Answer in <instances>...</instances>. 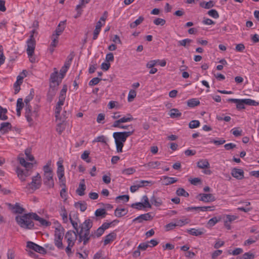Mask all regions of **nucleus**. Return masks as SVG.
Returning a JSON list of instances; mask_svg holds the SVG:
<instances>
[{"label": "nucleus", "mask_w": 259, "mask_h": 259, "mask_svg": "<svg viewBox=\"0 0 259 259\" xmlns=\"http://www.w3.org/2000/svg\"><path fill=\"white\" fill-rule=\"evenodd\" d=\"M127 212V210L125 208H116L114 211V214L116 217L120 218L125 215Z\"/></svg>", "instance_id": "a878e982"}, {"label": "nucleus", "mask_w": 259, "mask_h": 259, "mask_svg": "<svg viewBox=\"0 0 259 259\" xmlns=\"http://www.w3.org/2000/svg\"><path fill=\"white\" fill-rule=\"evenodd\" d=\"M159 60H151L149 61L146 64V67L148 68H151L157 65Z\"/></svg>", "instance_id": "13d9d810"}, {"label": "nucleus", "mask_w": 259, "mask_h": 259, "mask_svg": "<svg viewBox=\"0 0 259 259\" xmlns=\"http://www.w3.org/2000/svg\"><path fill=\"white\" fill-rule=\"evenodd\" d=\"M41 185V178L39 174L37 173V175L32 178V182L28 183L26 187V188H31L33 190H35L39 189Z\"/></svg>", "instance_id": "6e6552de"}, {"label": "nucleus", "mask_w": 259, "mask_h": 259, "mask_svg": "<svg viewBox=\"0 0 259 259\" xmlns=\"http://www.w3.org/2000/svg\"><path fill=\"white\" fill-rule=\"evenodd\" d=\"M57 176L60 183V186H65V180L63 178L64 176V172L63 173H57Z\"/></svg>", "instance_id": "09e8293b"}, {"label": "nucleus", "mask_w": 259, "mask_h": 259, "mask_svg": "<svg viewBox=\"0 0 259 259\" xmlns=\"http://www.w3.org/2000/svg\"><path fill=\"white\" fill-rule=\"evenodd\" d=\"M116 238V234L114 232H111L106 235L104 237V245H106L113 241Z\"/></svg>", "instance_id": "5701e85b"}, {"label": "nucleus", "mask_w": 259, "mask_h": 259, "mask_svg": "<svg viewBox=\"0 0 259 259\" xmlns=\"http://www.w3.org/2000/svg\"><path fill=\"white\" fill-rule=\"evenodd\" d=\"M161 180H163V184L165 185L172 184L178 181L177 179L176 178L168 177L167 176H163Z\"/></svg>", "instance_id": "aec40b11"}, {"label": "nucleus", "mask_w": 259, "mask_h": 259, "mask_svg": "<svg viewBox=\"0 0 259 259\" xmlns=\"http://www.w3.org/2000/svg\"><path fill=\"white\" fill-rule=\"evenodd\" d=\"M75 207L77 208H79L81 211H84L87 208V204L85 203L76 202L75 203Z\"/></svg>", "instance_id": "a18cd8bd"}, {"label": "nucleus", "mask_w": 259, "mask_h": 259, "mask_svg": "<svg viewBox=\"0 0 259 259\" xmlns=\"http://www.w3.org/2000/svg\"><path fill=\"white\" fill-rule=\"evenodd\" d=\"M58 74V72L56 68H54V72L50 76V88H52L54 95L56 93V88L59 85L62 79L61 77L59 78Z\"/></svg>", "instance_id": "0eeeda50"}, {"label": "nucleus", "mask_w": 259, "mask_h": 259, "mask_svg": "<svg viewBox=\"0 0 259 259\" xmlns=\"http://www.w3.org/2000/svg\"><path fill=\"white\" fill-rule=\"evenodd\" d=\"M19 163L21 164V165L23 166L26 168H31L32 166V164L30 162H27L25 161V159L23 157H19L18 158Z\"/></svg>", "instance_id": "72a5a7b5"}, {"label": "nucleus", "mask_w": 259, "mask_h": 259, "mask_svg": "<svg viewBox=\"0 0 259 259\" xmlns=\"http://www.w3.org/2000/svg\"><path fill=\"white\" fill-rule=\"evenodd\" d=\"M150 201H151V203L153 205H155V206H157V207L161 206L162 204V203H163V201H162V199H161L159 197H158L154 195H153L151 197V198L150 199Z\"/></svg>", "instance_id": "b1692460"}, {"label": "nucleus", "mask_w": 259, "mask_h": 259, "mask_svg": "<svg viewBox=\"0 0 259 259\" xmlns=\"http://www.w3.org/2000/svg\"><path fill=\"white\" fill-rule=\"evenodd\" d=\"M104 229L100 227L96 230L92 231V234L93 236V239H95L96 238H99L101 237L104 232Z\"/></svg>", "instance_id": "c85d7f7f"}, {"label": "nucleus", "mask_w": 259, "mask_h": 259, "mask_svg": "<svg viewBox=\"0 0 259 259\" xmlns=\"http://www.w3.org/2000/svg\"><path fill=\"white\" fill-rule=\"evenodd\" d=\"M86 189V186L84 184V179L81 180L80 183L78 188L76 189V192L79 196H83L84 195V191Z\"/></svg>", "instance_id": "6ab92c4d"}, {"label": "nucleus", "mask_w": 259, "mask_h": 259, "mask_svg": "<svg viewBox=\"0 0 259 259\" xmlns=\"http://www.w3.org/2000/svg\"><path fill=\"white\" fill-rule=\"evenodd\" d=\"M200 125V122L198 120H192L189 124V126L190 128H194L198 127Z\"/></svg>", "instance_id": "603ef678"}, {"label": "nucleus", "mask_w": 259, "mask_h": 259, "mask_svg": "<svg viewBox=\"0 0 259 259\" xmlns=\"http://www.w3.org/2000/svg\"><path fill=\"white\" fill-rule=\"evenodd\" d=\"M43 182L44 185H45L48 188H53L54 186L53 174L44 175Z\"/></svg>", "instance_id": "ddd939ff"}, {"label": "nucleus", "mask_w": 259, "mask_h": 259, "mask_svg": "<svg viewBox=\"0 0 259 259\" xmlns=\"http://www.w3.org/2000/svg\"><path fill=\"white\" fill-rule=\"evenodd\" d=\"M141 219L143 221H148L152 219L151 215L149 213L142 214L139 215V217L136 218L133 220V222H135L137 221H138V219Z\"/></svg>", "instance_id": "2f4dec72"}, {"label": "nucleus", "mask_w": 259, "mask_h": 259, "mask_svg": "<svg viewBox=\"0 0 259 259\" xmlns=\"http://www.w3.org/2000/svg\"><path fill=\"white\" fill-rule=\"evenodd\" d=\"M12 125L10 122H3L1 123L0 132L4 134L11 130Z\"/></svg>", "instance_id": "4be33fe9"}, {"label": "nucleus", "mask_w": 259, "mask_h": 259, "mask_svg": "<svg viewBox=\"0 0 259 259\" xmlns=\"http://www.w3.org/2000/svg\"><path fill=\"white\" fill-rule=\"evenodd\" d=\"M204 229H195L194 228L188 230V232L193 236H198L202 235L204 233Z\"/></svg>", "instance_id": "cd10ccee"}, {"label": "nucleus", "mask_w": 259, "mask_h": 259, "mask_svg": "<svg viewBox=\"0 0 259 259\" xmlns=\"http://www.w3.org/2000/svg\"><path fill=\"white\" fill-rule=\"evenodd\" d=\"M190 221L189 219H181V220H177L176 221V227L177 226H179V227H181V226H183L184 225H185V224H187L189 223Z\"/></svg>", "instance_id": "a19ab883"}, {"label": "nucleus", "mask_w": 259, "mask_h": 259, "mask_svg": "<svg viewBox=\"0 0 259 259\" xmlns=\"http://www.w3.org/2000/svg\"><path fill=\"white\" fill-rule=\"evenodd\" d=\"M192 42V40L186 38L181 40H179L178 41L179 46H183L186 47L187 46H189V44Z\"/></svg>", "instance_id": "37998d69"}, {"label": "nucleus", "mask_w": 259, "mask_h": 259, "mask_svg": "<svg viewBox=\"0 0 259 259\" xmlns=\"http://www.w3.org/2000/svg\"><path fill=\"white\" fill-rule=\"evenodd\" d=\"M182 113L176 108H173L170 110L169 115L172 118L179 117Z\"/></svg>", "instance_id": "473e14b6"}, {"label": "nucleus", "mask_w": 259, "mask_h": 259, "mask_svg": "<svg viewBox=\"0 0 259 259\" xmlns=\"http://www.w3.org/2000/svg\"><path fill=\"white\" fill-rule=\"evenodd\" d=\"M133 134V130L132 131L115 132L113 133V137L115 140L117 152H122L124 143L126 141V139Z\"/></svg>", "instance_id": "f03ea898"}, {"label": "nucleus", "mask_w": 259, "mask_h": 259, "mask_svg": "<svg viewBox=\"0 0 259 259\" xmlns=\"http://www.w3.org/2000/svg\"><path fill=\"white\" fill-rule=\"evenodd\" d=\"M7 109L0 106V119L5 120L8 119V116L6 115L7 113Z\"/></svg>", "instance_id": "58836bf2"}, {"label": "nucleus", "mask_w": 259, "mask_h": 259, "mask_svg": "<svg viewBox=\"0 0 259 259\" xmlns=\"http://www.w3.org/2000/svg\"><path fill=\"white\" fill-rule=\"evenodd\" d=\"M36 29H33L30 31V35L29 38L27 41V47H28V51L30 54L33 52V50L35 49V40L34 37V34L36 33Z\"/></svg>", "instance_id": "1a4fd4ad"}, {"label": "nucleus", "mask_w": 259, "mask_h": 259, "mask_svg": "<svg viewBox=\"0 0 259 259\" xmlns=\"http://www.w3.org/2000/svg\"><path fill=\"white\" fill-rule=\"evenodd\" d=\"M66 92L67 87L66 85H64L60 91L59 98L65 99Z\"/></svg>", "instance_id": "680f3d73"}, {"label": "nucleus", "mask_w": 259, "mask_h": 259, "mask_svg": "<svg viewBox=\"0 0 259 259\" xmlns=\"http://www.w3.org/2000/svg\"><path fill=\"white\" fill-rule=\"evenodd\" d=\"M176 194L178 196H182L186 197H188L189 195V193L183 188H179L176 191Z\"/></svg>", "instance_id": "c03bdc74"}, {"label": "nucleus", "mask_w": 259, "mask_h": 259, "mask_svg": "<svg viewBox=\"0 0 259 259\" xmlns=\"http://www.w3.org/2000/svg\"><path fill=\"white\" fill-rule=\"evenodd\" d=\"M65 21L60 22L52 35H55L57 37L60 35L65 29Z\"/></svg>", "instance_id": "a211bd4d"}, {"label": "nucleus", "mask_w": 259, "mask_h": 259, "mask_svg": "<svg viewBox=\"0 0 259 259\" xmlns=\"http://www.w3.org/2000/svg\"><path fill=\"white\" fill-rule=\"evenodd\" d=\"M32 218L33 220L38 221L40 225L48 227L51 225V222L47 221L45 219L39 217L36 213H32Z\"/></svg>", "instance_id": "dca6fc26"}, {"label": "nucleus", "mask_w": 259, "mask_h": 259, "mask_svg": "<svg viewBox=\"0 0 259 259\" xmlns=\"http://www.w3.org/2000/svg\"><path fill=\"white\" fill-rule=\"evenodd\" d=\"M24 107H25V103L23 101V99L18 98L17 101L16 109H22Z\"/></svg>", "instance_id": "864d4df0"}, {"label": "nucleus", "mask_w": 259, "mask_h": 259, "mask_svg": "<svg viewBox=\"0 0 259 259\" xmlns=\"http://www.w3.org/2000/svg\"><path fill=\"white\" fill-rule=\"evenodd\" d=\"M207 14L211 17L214 18H218L219 17V13H218V12L215 10H214V9H212V10H209L208 12H207Z\"/></svg>", "instance_id": "4d7b16f0"}, {"label": "nucleus", "mask_w": 259, "mask_h": 259, "mask_svg": "<svg viewBox=\"0 0 259 259\" xmlns=\"http://www.w3.org/2000/svg\"><path fill=\"white\" fill-rule=\"evenodd\" d=\"M77 234L74 231L69 230L65 235V239H66L68 244L70 246L74 245L77 239Z\"/></svg>", "instance_id": "9d476101"}, {"label": "nucleus", "mask_w": 259, "mask_h": 259, "mask_svg": "<svg viewBox=\"0 0 259 259\" xmlns=\"http://www.w3.org/2000/svg\"><path fill=\"white\" fill-rule=\"evenodd\" d=\"M200 6L204 9H208L213 7L214 3L212 1H210L208 2H201L200 4Z\"/></svg>", "instance_id": "7c9ffc66"}, {"label": "nucleus", "mask_w": 259, "mask_h": 259, "mask_svg": "<svg viewBox=\"0 0 259 259\" xmlns=\"http://www.w3.org/2000/svg\"><path fill=\"white\" fill-rule=\"evenodd\" d=\"M200 104V101L196 98H192L187 101V105L189 107H194Z\"/></svg>", "instance_id": "c756f323"}, {"label": "nucleus", "mask_w": 259, "mask_h": 259, "mask_svg": "<svg viewBox=\"0 0 259 259\" xmlns=\"http://www.w3.org/2000/svg\"><path fill=\"white\" fill-rule=\"evenodd\" d=\"M221 218L218 219L217 217H213L210 219L207 222V226L211 227L214 226L218 222L220 221Z\"/></svg>", "instance_id": "79ce46f5"}, {"label": "nucleus", "mask_w": 259, "mask_h": 259, "mask_svg": "<svg viewBox=\"0 0 259 259\" xmlns=\"http://www.w3.org/2000/svg\"><path fill=\"white\" fill-rule=\"evenodd\" d=\"M65 229L61 225H58L55 230L54 233V244L59 249H62L64 248L62 240L64 235Z\"/></svg>", "instance_id": "20e7f679"}, {"label": "nucleus", "mask_w": 259, "mask_h": 259, "mask_svg": "<svg viewBox=\"0 0 259 259\" xmlns=\"http://www.w3.org/2000/svg\"><path fill=\"white\" fill-rule=\"evenodd\" d=\"M27 247L30 249H31L32 250H34L35 251H36L37 252H38V253H40L41 254H45L47 252L46 249L44 247H42L38 245V244H37L34 242H32L31 241L27 242Z\"/></svg>", "instance_id": "f8f14e48"}, {"label": "nucleus", "mask_w": 259, "mask_h": 259, "mask_svg": "<svg viewBox=\"0 0 259 259\" xmlns=\"http://www.w3.org/2000/svg\"><path fill=\"white\" fill-rule=\"evenodd\" d=\"M153 23L156 25L163 26L165 24L166 21L163 19L157 18L153 21Z\"/></svg>", "instance_id": "3c124183"}, {"label": "nucleus", "mask_w": 259, "mask_h": 259, "mask_svg": "<svg viewBox=\"0 0 259 259\" xmlns=\"http://www.w3.org/2000/svg\"><path fill=\"white\" fill-rule=\"evenodd\" d=\"M64 129L65 126L63 125V123H59L57 125L56 131L60 135L62 134V132L64 130Z\"/></svg>", "instance_id": "338daca9"}, {"label": "nucleus", "mask_w": 259, "mask_h": 259, "mask_svg": "<svg viewBox=\"0 0 259 259\" xmlns=\"http://www.w3.org/2000/svg\"><path fill=\"white\" fill-rule=\"evenodd\" d=\"M70 223H71L73 228L75 230L76 234H78L79 232V230L80 228H79V225H78V223L74 221H73L71 217H70Z\"/></svg>", "instance_id": "de8ad7c7"}, {"label": "nucleus", "mask_w": 259, "mask_h": 259, "mask_svg": "<svg viewBox=\"0 0 259 259\" xmlns=\"http://www.w3.org/2000/svg\"><path fill=\"white\" fill-rule=\"evenodd\" d=\"M32 213L24 214L23 215L16 217V221L18 225L23 228L26 229H31L34 227V223L32 222Z\"/></svg>", "instance_id": "7ed1b4c3"}, {"label": "nucleus", "mask_w": 259, "mask_h": 259, "mask_svg": "<svg viewBox=\"0 0 259 259\" xmlns=\"http://www.w3.org/2000/svg\"><path fill=\"white\" fill-rule=\"evenodd\" d=\"M254 256V254L250 252H246L243 255L244 259H253Z\"/></svg>", "instance_id": "774afa93"}, {"label": "nucleus", "mask_w": 259, "mask_h": 259, "mask_svg": "<svg viewBox=\"0 0 259 259\" xmlns=\"http://www.w3.org/2000/svg\"><path fill=\"white\" fill-rule=\"evenodd\" d=\"M135 171H136V170L134 168L131 167V168H126V169L122 170V173L123 174L130 175H132V174H134Z\"/></svg>", "instance_id": "bf43d9fd"}, {"label": "nucleus", "mask_w": 259, "mask_h": 259, "mask_svg": "<svg viewBox=\"0 0 259 259\" xmlns=\"http://www.w3.org/2000/svg\"><path fill=\"white\" fill-rule=\"evenodd\" d=\"M161 165V162L158 161H150L144 165V166L148 167L149 169L157 168Z\"/></svg>", "instance_id": "bb28decb"}, {"label": "nucleus", "mask_w": 259, "mask_h": 259, "mask_svg": "<svg viewBox=\"0 0 259 259\" xmlns=\"http://www.w3.org/2000/svg\"><path fill=\"white\" fill-rule=\"evenodd\" d=\"M101 80V78L98 77H94L90 81L89 84L90 86H93L97 84Z\"/></svg>", "instance_id": "052dcab7"}, {"label": "nucleus", "mask_w": 259, "mask_h": 259, "mask_svg": "<svg viewBox=\"0 0 259 259\" xmlns=\"http://www.w3.org/2000/svg\"><path fill=\"white\" fill-rule=\"evenodd\" d=\"M238 218V217L237 215L228 214L226 215V221H227L229 223H232V222L234 221Z\"/></svg>", "instance_id": "e2e57ef3"}, {"label": "nucleus", "mask_w": 259, "mask_h": 259, "mask_svg": "<svg viewBox=\"0 0 259 259\" xmlns=\"http://www.w3.org/2000/svg\"><path fill=\"white\" fill-rule=\"evenodd\" d=\"M197 166L201 169L208 168L210 166L209 163L207 159H201L197 163Z\"/></svg>", "instance_id": "393cba45"}, {"label": "nucleus", "mask_w": 259, "mask_h": 259, "mask_svg": "<svg viewBox=\"0 0 259 259\" xmlns=\"http://www.w3.org/2000/svg\"><path fill=\"white\" fill-rule=\"evenodd\" d=\"M231 175L234 178L238 180H242L244 178V171L242 169L240 168H233Z\"/></svg>", "instance_id": "2eb2a0df"}, {"label": "nucleus", "mask_w": 259, "mask_h": 259, "mask_svg": "<svg viewBox=\"0 0 259 259\" xmlns=\"http://www.w3.org/2000/svg\"><path fill=\"white\" fill-rule=\"evenodd\" d=\"M106 214V211L104 208L98 209L95 212V214L96 217H101L102 218H105Z\"/></svg>", "instance_id": "ea45409f"}, {"label": "nucleus", "mask_w": 259, "mask_h": 259, "mask_svg": "<svg viewBox=\"0 0 259 259\" xmlns=\"http://www.w3.org/2000/svg\"><path fill=\"white\" fill-rule=\"evenodd\" d=\"M143 203L144 205V208H151V204L149 201V199L146 195H144L142 197Z\"/></svg>", "instance_id": "49530a36"}, {"label": "nucleus", "mask_w": 259, "mask_h": 259, "mask_svg": "<svg viewBox=\"0 0 259 259\" xmlns=\"http://www.w3.org/2000/svg\"><path fill=\"white\" fill-rule=\"evenodd\" d=\"M16 173L18 178L22 182L25 181L26 178L29 176V172L27 170H24L19 167L17 168Z\"/></svg>", "instance_id": "f3484780"}, {"label": "nucleus", "mask_w": 259, "mask_h": 259, "mask_svg": "<svg viewBox=\"0 0 259 259\" xmlns=\"http://www.w3.org/2000/svg\"><path fill=\"white\" fill-rule=\"evenodd\" d=\"M93 226V222L90 219H87L79 225V232L77 234L79 236V242H83V245L87 244L90 240L93 239L92 232L90 233V229Z\"/></svg>", "instance_id": "f257e3e1"}, {"label": "nucleus", "mask_w": 259, "mask_h": 259, "mask_svg": "<svg viewBox=\"0 0 259 259\" xmlns=\"http://www.w3.org/2000/svg\"><path fill=\"white\" fill-rule=\"evenodd\" d=\"M187 211L190 210H197V211H213L214 210V207L213 206H198V207H188L185 208Z\"/></svg>", "instance_id": "4468645a"}, {"label": "nucleus", "mask_w": 259, "mask_h": 259, "mask_svg": "<svg viewBox=\"0 0 259 259\" xmlns=\"http://www.w3.org/2000/svg\"><path fill=\"white\" fill-rule=\"evenodd\" d=\"M144 17L142 16H140L138 19L135 21L134 22L130 24V27L132 28H134L136 27L138 25H140L143 21Z\"/></svg>", "instance_id": "4c0bfd02"}, {"label": "nucleus", "mask_w": 259, "mask_h": 259, "mask_svg": "<svg viewBox=\"0 0 259 259\" xmlns=\"http://www.w3.org/2000/svg\"><path fill=\"white\" fill-rule=\"evenodd\" d=\"M51 163V161H48V163H47V164L45 165L43 167V170H44V175L49 174H53V170L50 167Z\"/></svg>", "instance_id": "c9c22d12"}, {"label": "nucleus", "mask_w": 259, "mask_h": 259, "mask_svg": "<svg viewBox=\"0 0 259 259\" xmlns=\"http://www.w3.org/2000/svg\"><path fill=\"white\" fill-rule=\"evenodd\" d=\"M39 107L37 105H35L33 108L31 106L25 107V116L28 122L32 123L33 120L38 116Z\"/></svg>", "instance_id": "423d86ee"}, {"label": "nucleus", "mask_w": 259, "mask_h": 259, "mask_svg": "<svg viewBox=\"0 0 259 259\" xmlns=\"http://www.w3.org/2000/svg\"><path fill=\"white\" fill-rule=\"evenodd\" d=\"M136 96V92L134 90H131L128 95V101L131 102Z\"/></svg>", "instance_id": "6e6d98bb"}, {"label": "nucleus", "mask_w": 259, "mask_h": 259, "mask_svg": "<svg viewBox=\"0 0 259 259\" xmlns=\"http://www.w3.org/2000/svg\"><path fill=\"white\" fill-rule=\"evenodd\" d=\"M229 102L236 103V108L238 110H241L245 108V105L250 106H257L259 103L254 100L250 99H229L227 100Z\"/></svg>", "instance_id": "39448f33"}, {"label": "nucleus", "mask_w": 259, "mask_h": 259, "mask_svg": "<svg viewBox=\"0 0 259 259\" xmlns=\"http://www.w3.org/2000/svg\"><path fill=\"white\" fill-rule=\"evenodd\" d=\"M58 37L56 36L55 35H52V42L51 45V47L55 48L56 47V46L58 42Z\"/></svg>", "instance_id": "69168bd1"}, {"label": "nucleus", "mask_w": 259, "mask_h": 259, "mask_svg": "<svg viewBox=\"0 0 259 259\" xmlns=\"http://www.w3.org/2000/svg\"><path fill=\"white\" fill-rule=\"evenodd\" d=\"M90 154V152L88 150L84 151L82 154L81 155V158L85 161L88 163L91 162V158H89V155Z\"/></svg>", "instance_id": "e433bc0d"}, {"label": "nucleus", "mask_w": 259, "mask_h": 259, "mask_svg": "<svg viewBox=\"0 0 259 259\" xmlns=\"http://www.w3.org/2000/svg\"><path fill=\"white\" fill-rule=\"evenodd\" d=\"M196 198L199 201L204 202H210L215 201V198L212 194L200 193L198 194Z\"/></svg>", "instance_id": "9b49d317"}, {"label": "nucleus", "mask_w": 259, "mask_h": 259, "mask_svg": "<svg viewBox=\"0 0 259 259\" xmlns=\"http://www.w3.org/2000/svg\"><path fill=\"white\" fill-rule=\"evenodd\" d=\"M119 119L120 120L121 123H124L131 121L134 119V118L130 114H127V117H123L120 118Z\"/></svg>", "instance_id": "5fc2aeb1"}, {"label": "nucleus", "mask_w": 259, "mask_h": 259, "mask_svg": "<svg viewBox=\"0 0 259 259\" xmlns=\"http://www.w3.org/2000/svg\"><path fill=\"white\" fill-rule=\"evenodd\" d=\"M12 209L14 210V212L15 213L21 214L24 211V209L20 206L19 204L18 203H16L13 206Z\"/></svg>", "instance_id": "f704fd0d"}, {"label": "nucleus", "mask_w": 259, "mask_h": 259, "mask_svg": "<svg viewBox=\"0 0 259 259\" xmlns=\"http://www.w3.org/2000/svg\"><path fill=\"white\" fill-rule=\"evenodd\" d=\"M93 142H101L102 143L106 144V138L103 135L98 136L93 140Z\"/></svg>", "instance_id": "8fccbe9b"}, {"label": "nucleus", "mask_w": 259, "mask_h": 259, "mask_svg": "<svg viewBox=\"0 0 259 259\" xmlns=\"http://www.w3.org/2000/svg\"><path fill=\"white\" fill-rule=\"evenodd\" d=\"M34 96V91L33 89H31L30 91L29 94L26 96L24 99L25 107H29L31 106L30 102L32 100Z\"/></svg>", "instance_id": "412c9836"}, {"label": "nucleus", "mask_w": 259, "mask_h": 259, "mask_svg": "<svg viewBox=\"0 0 259 259\" xmlns=\"http://www.w3.org/2000/svg\"><path fill=\"white\" fill-rule=\"evenodd\" d=\"M62 110L61 106H60L59 105H56L55 113V117L57 119L59 118L60 112Z\"/></svg>", "instance_id": "0e129e2a"}]
</instances>
